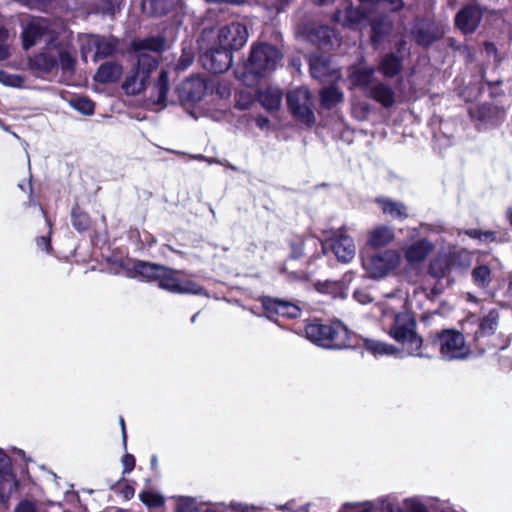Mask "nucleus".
Segmentation results:
<instances>
[{"mask_svg":"<svg viewBox=\"0 0 512 512\" xmlns=\"http://www.w3.org/2000/svg\"><path fill=\"white\" fill-rule=\"evenodd\" d=\"M376 307L382 313L384 321L387 319L392 320L388 333L401 345V349L379 340L365 339L364 347L367 351L374 356L393 355L397 358L405 356L427 357L421 351L423 340L415 331L416 323L410 313H395L393 310L382 305H377Z\"/></svg>","mask_w":512,"mask_h":512,"instance_id":"obj_1","label":"nucleus"},{"mask_svg":"<svg viewBox=\"0 0 512 512\" xmlns=\"http://www.w3.org/2000/svg\"><path fill=\"white\" fill-rule=\"evenodd\" d=\"M305 335L314 344L326 349H342L348 345L349 331L341 322L322 324L309 323Z\"/></svg>","mask_w":512,"mask_h":512,"instance_id":"obj_2","label":"nucleus"},{"mask_svg":"<svg viewBox=\"0 0 512 512\" xmlns=\"http://www.w3.org/2000/svg\"><path fill=\"white\" fill-rule=\"evenodd\" d=\"M433 344L439 349L441 359L445 361L464 360L471 354L464 335L454 329L438 332L433 339Z\"/></svg>","mask_w":512,"mask_h":512,"instance_id":"obj_3","label":"nucleus"},{"mask_svg":"<svg viewBox=\"0 0 512 512\" xmlns=\"http://www.w3.org/2000/svg\"><path fill=\"white\" fill-rule=\"evenodd\" d=\"M281 58L282 54L275 46L259 43L251 48L246 69L256 76H264L276 69Z\"/></svg>","mask_w":512,"mask_h":512,"instance_id":"obj_4","label":"nucleus"},{"mask_svg":"<svg viewBox=\"0 0 512 512\" xmlns=\"http://www.w3.org/2000/svg\"><path fill=\"white\" fill-rule=\"evenodd\" d=\"M401 262L396 250H385L370 257L362 256V267L366 275L372 279H381L396 269Z\"/></svg>","mask_w":512,"mask_h":512,"instance_id":"obj_5","label":"nucleus"},{"mask_svg":"<svg viewBox=\"0 0 512 512\" xmlns=\"http://www.w3.org/2000/svg\"><path fill=\"white\" fill-rule=\"evenodd\" d=\"M157 61L151 55L142 52L138 55L137 67L126 77L122 88L128 95L141 93L147 85L150 73L156 69Z\"/></svg>","mask_w":512,"mask_h":512,"instance_id":"obj_6","label":"nucleus"},{"mask_svg":"<svg viewBox=\"0 0 512 512\" xmlns=\"http://www.w3.org/2000/svg\"><path fill=\"white\" fill-rule=\"evenodd\" d=\"M158 286L164 290L176 294H195L208 296L205 289L195 281L183 279L178 276V272L163 267V273H160Z\"/></svg>","mask_w":512,"mask_h":512,"instance_id":"obj_7","label":"nucleus"},{"mask_svg":"<svg viewBox=\"0 0 512 512\" xmlns=\"http://www.w3.org/2000/svg\"><path fill=\"white\" fill-rule=\"evenodd\" d=\"M23 47L29 49L39 42H45L47 46H53L56 42L54 30L46 19H32L22 32Z\"/></svg>","mask_w":512,"mask_h":512,"instance_id":"obj_8","label":"nucleus"},{"mask_svg":"<svg viewBox=\"0 0 512 512\" xmlns=\"http://www.w3.org/2000/svg\"><path fill=\"white\" fill-rule=\"evenodd\" d=\"M287 103L291 113L298 120L307 125L315 122L312 99L307 88L300 87L290 91L287 94Z\"/></svg>","mask_w":512,"mask_h":512,"instance_id":"obj_9","label":"nucleus"},{"mask_svg":"<svg viewBox=\"0 0 512 512\" xmlns=\"http://www.w3.org/2000/svg\"><path fill=\"white\" fill-rule=\"evenodd\" d=\"M322 249L324 253L331 250L338 261L343 263L350 262L354 258L356 252L353 239L343 231L336 232L333 237L323 242Z\"/></svg>","mask_w":512,"mask_h":512,"instance_id":"obj_10","label":"nucleus"},{"mask_svg":"<svg viewBox=\"0 0 512 512\" xmlns=\"http://www.w3.org/2000/svg\"><path fill=\"white\" fill-rule=\"evenodd\" d=\"M248 40V31L245 25L239 22H232L219 29V46L232 51L242 48Z\"/></svg>","mask_w":512,"mask_h":512,"instance_id":"obj_11","label":"nucleus"},{"mask_svg":"<svg viewBox=\"0 0 512 512\" xmlns=\"http://www.w3.org/2000/svg\"><path fill=\"white\" fill-rule=\"evenodd\" d=\"M375 504V511L378 508L386 512H428L426 505L418 496L403 499L402 507H396L397 497L394 495H384L371 501Z\"/></svg>","mask_w":512,"mask_h":512,"instance_id":"obj_12","label":"nucleus"},{"mask_svg":"<svg viewBox=\"0 0 512 512\" xmlns=\"http://www.w3.org/2000/svg\"><path fill=\"white\" fill-rule=\"evenodd\" d=\"M205 69L213 73H223L232 64L231 51L219 46L208 50L201 58Z\"/></svg>","mask_w":512,"mask_h":512,"instance_id":"obj_13","label":"nucleus"},{"mask_svg":"<svg viewBox=\"0 0 512 512\" xmlns=\"http://www.w3.org/2000/svg\"><path fill=\"white\" fill-rule=\"evenodd\" d=\"M435 245L427 238H420L403 247L404 259L408 265H420L432 253Z\"/></svg>","mask_w":512,"mask_h":512,"instance_id":"obj_14","label":"nucleus"},{"mask_svg":"<svg viewBox=\"0 0 512 512\" xmlns=\"http://www.w3.org/2000/svg\"><path fill=\"white\" fill-rule=\"evenodd\" d=\"M206 83L203 78L193 76L185 80L178 88L179 99L183 103L200 101L206 93Z\"/></svg>","mask_w":512,"mask_h":512,"instance_id":"obj_15","label":"nucleus"},{"mask_svg":"<svg viewBox=\"0 0 512 512\" xmlns=\"http://www.w3.org/2000/svg\"><path fill=\"white\" fill-rule=\"evenodd\" d=\"M469 114L482 126L498 125L504 119V111L489 104L477 105L469 110Z\"/></svg>","mask_w":512,"mask_h":512,"instance_id":"obj_16","label":"nucleus"},{"mask_svg":"<svg viewBox=\"0 0 512 512\" xmlns=\"http://www.w3.org/2000/svg\"><path fill=\"white\" fill-rule=\"evenodd\" d=\"M452 269V264L450 261V257L446 255L439 254L435 258H433L428 267V274L437 282H440L443 279H446L450 271ZM444 287L440 283H437L433 289L432 293L435 295L440 294L443 291Z\"/></svg>","mask_w":512,"mask_h":512,"instance_id":"obj_17","label":"nucleus"},{"mask_svg":"<svg viewBox=\"0 0 512 512\" xmlns=\"http://www.w3.org/2000/svg\"><path fill=\"white\" fill-rule=\"evenodd\" d=\"M261 301L263 308L270 315L276 314L291 319L301 315L300 307L292 302L270 297H263Z\"/></svg>","mask_w":512,"mask_h":512,"instance_id":"obj_18","label":"nucleus"},{"mask_svg":"<svg viewBox=\"0 0 512 512\" xmlns=\"http://www.w3.org/2000/svg\"><path fill=\"white\" fill-rule=\"evenodd\" d=\"M309 40L324 51H329L340 45V39L335 30L329 26L320 25L314 27L309 35Z\"/></svg>","mask_w":512,"mask_h":512,"instance_id":"obj_19","label":"nucleus"},{"mask_svg":"<svg viewBox=\"0 0 512 512\" xmlns=\"http://www.w3.org/2000/svg\"><path fill=\"white\" fill-rule=\"evenodd\" d=\"M482 18V11L479 7L469 5L460 10L455 18L456 26L465 34L473 33L478 27Z\"/></svg>","mask_w":512,"mask_h":512,"instance_id":"obj_20","label":"nucleus"},{"mask_svg":"<svg viewBox=\"0 0 512 512\" xmlns=\"http://www.w3.org/2000/svg\"><path fill=\"white\" fill-rule=\"evenodd\" d=\"M375 203L385 216L393 220L403 221L409 216L406 205L401 201L388 197H378L375 199Z\"/></svg>","mask_w":512,"mask_h":512,"instance_id":"obj_21","label":"nucleus"},{"mask_svg":"<svg viewBox=\"0 0 512 512\" xmlns=\"http://www.w3.org/2000/svg\"><path fill=\"white\" fill-rule=\"evenodd\" d=\"M128 266L131 265L130 276L131 277H140L144 280L151 281L158 279L160 273H163V267L156 264H151L147 262H132L128 263Z\"/></svg>","mask_w":512,"mask_h":512,"instance_id":"obj_22","label":"nucleus"},{"mask_svg":"<svg viewBox=\"0 0 512 512\" xmlns=\"http://www.w3.org/2000/svg\"><path fill=\"white\" fill-rule=\"evenodd\" d=\"M367 95L385 108H390L395 103V92L385 83H375L373 87L369 88Z\"/></svg>","mask_w":512,"mask_h":512,"instance_id":"obj_23","label":"nucleus"},{"mask_svg":"<svg viewBox=\"0 0 512 512\" xmlns=\"http://www.w3.org/2000/svg\"><path fill=\"white\" fill-rule=\"evenodd\" d=\"M31 64L39 71L51 72L57 66L55 46H48V50L35 56L31 60Z\"/></svg>","mask_w":512,"mask_h":512,"instance_id":"obj_24","label":"nucleus"},{"mask_svg":"<svg viewBox=\"0 0 512 512\" xmlns=\"http://www.w3.org/2000/svg\"><path fill=\"white\" fill-rule=\"evenodd\" d=\"M17 487L18 481L12 473L11 467L0 470V502L7 501L17 490Z\"/></svg>","mask_w":512,"mask_h":512,"instance_id":"obj_25","label":"nucleus"},{"mask_svg":"<svg viewBox=\"0 0 512 512\" xmlns=\"http://www.w3.org/2000/svg\"><path fill=\"white\" fill-rule=\"evenodd\" d=\"M374 72L372 67H358L350 74L353 85L359 86L369 93V88L374 86Z\"/></svg>","mask_w":512,"mask_h":512,"instance_id":"obj_26","label":"nucleus"},{"mask_svg":"<svg viewBox=\"0 0 512 512\" xmlns=\"http://www.w3.org/2000/svg\"><path fill=\"white\" fill-rule=\"evenodd\" d=\"M394 239V231L392 228L381 225L373 229L368 238V245L379 248L388 245Z\"/></svg>","mask_w":512,"mask_h":512,"instance_id":"obj_27","label":"nucleus"},{"mask_svg":"<svg viewBox=\"0 0 512 512\" xmlns=\"http://www.w3.org/2000/svg\"><path fill=\"white\" fill-rule=\"evenodd\" d=\"M122 74V67L115 62H106L102 64L95 74V80L100 83H110L117 81Z\"/></svg>","mask_w":512,"mask_h":512,"instance_id":"obj_28","label":"nucleus"},{"mask_svg":"<svg viewBox=\"0 0 512 512\" xmlns=\"http://www.w3.org/2000/svg\"><path fill=\"white\" fill-rule=\"evenodd\" d=\"M440 37V31L430 24H421L414 31V38L416 42L425 47L431 45Z\"/></svg>","mask_w":512,"mask_h":512,"instance_id":"obj_29","label":"nucleus"},{"mask_svg":"<svg viewBox=\"0 0 512 512\" xmlns=\"http://www.w3.org/2000/svg\"><path fill=\"white\" fill-rule=\"evenodd\" d=\"M258 98L265 109L274 111L280 107L282 101V92L278 88L269 87L261 91Z\"/></svg>","mask_w":512,"mask_h":512,"instance_id":"obj_30","label":"nucleus"},{"mask_svg":"<svg viewBox=\"0 0 512 512\" xmlns=\"http://www.w3.org/2000/svg\"><path fill=\"white\" fill-rule=\"evenodd\" d=\"M498 322L499 312L495 309L490 310L480 321L479 329L475 333L476 339L480 336L492 335L498 327Z\"/></svg>","mask_w":512,"mask_h":512,"instance_id":"obj_31","label":"nucleus"},{"mask_svg":"<svg viewBox=\"0 0 512 512\" xmlns=\"http://www.w3.org/2000/svg\"><path fill=\"white\" fill-rule=\"evenodd\" d=\"M118 46V40L112 36L102 37L98 36V43L96 52L93 54V61L106 58L115 53Z\"/></svg>","mask_w":512,"mask_h":512,"instance_id":"obj_32","label":"nucleus"},{"mask_svg":"<svg viewBox=\"0 0 512 512\" xmlns=\"http://www.w3.org/2000/svg\"><path fill=\"white\" fill-rule=\"evenodd\" d=\"M309 64L313 78L323 80L330 73L329 59L326 56L312 55Z\"/></svg>","mask_w":512,"mask_h":512,"instance_id":"obj_33","label":"nucleus"},{"mask_svg":"<svg viewBox=\"0 0 512 512\" xmlns=\"http://www.w3.org/2000/svg\"><path fill=\"white\" fill-rule=\"evenodd\" d=\"M53 46H55L57 63L59 62L61 69L65 73H73L75 70L76 60L72 56L68 47L61 46L56 42Z\"/></svg>","mask_w":512,"mask_h":512,"instance_id":"obj_34","label":"nucleus"},{"mask_svg":"<svg viewBox=\"0 0 512 512\" xmlns=\"http://www.w3.org/2000/svg\"><path fill=\"white\" fill-rule=\"evenodd\" d=\"M156 96L153 97V102L158 105H165L167 101V93L169 91L168 73L161 71L157 83L153 87Z\"/></svg>","mask_w":512,"mask_h":512,"instance_id":"obj_35","label":"nucleus"},{"mask_svg":"<svg viewBox=\"0 0 512 512\" xmlns=\"http://www.w3.org/2000/svg\"><path fill=\"white\" fill-rule=\"evenodd\" d=\"M401 69V62L400 59L393 55L389 54L383 57L379 63L378 70L385 76V77H393L396 74L399 73Z\"/></svg>","mask_w":512,"mask_h":512,"instance_id":"obj_36","label":"nucleus"},{"mask_svg":"<svg viewBox=\"0 0 512 512\" xmlns=\"http://www.w3.org/2000/svg\"><path fill=\"white\" fill-rule=\"evenodd\" d=\"M320 97L322 106L330 109L343 100V93L335 86H329L322 89Z\"/></svg>","mask_w":512,"mask_h":512,"instance_id":"obj_37","label":"nucleus"},{"mask_svg":"<svg viewBox=\"0 0 512 512\" xmlns=\"http://www.w3.org/2000/svg\"><path fill=\"white\" fill-rule=\"evenodd\" d=\"M472 280L479 288H487L492 280L491 269L487 265H478L472 270Z\"/></svg>","mask_w":512,"mask_h":512,"instance_id":"obj_38","label":"nucleus"},{"mask_svg":"<svg viewBox=\"0 0 512 512\" xmlns=\"http://www.w3.org/2000/svg\"><path fill=\"white\" fill-rule=\"evenodd\" d=\"M262 510V506L237 501H231L229 504H219L220 512H261Z\"/></svg>","mask_w":512,"mask_h":512,"instance_id":"obj_39","label":"nucleus"},{"mask_svg":"<svg viewBox=\"0 0 512 512\" xmlns=\"http://www.w3.org/2000/svg\"><path fill=\"white\" fill-rule=\"evenodd\" d=\"M449 257L452 267H457L461 270L469 268L472 262V254L465 249L451 252Z\"/></svg>","mask_w":512,"mask_h":512,"instance_id":"obj_40","label":"nucleus"},{"mask_svg":"<svg viewBox=\"0 0 512 512\" xmlns=\"http://www.w3.org/2000/svg\"><path fill=\"white\" fill-rule=\"evenodd\" d=\"M98 43V35H83L80 38V49L83 60L87 61L88 57L93 59Z\"/></svg>","mask_w":512,"mask_h":512,"instance_id":"obj_41","label":"nucleus"},{"mask_svg":"<svg viewBox=\"0 0 512 512\" xmlns=\"http://www.w3.org/2000/svg\"><path fill=\"white\" fill-rule=\"evenodd\" d=\"M344 25L354 27L365 20V13L359 8L349 7L345 10Z\"/></svg>","mask_w":512,"mask_h":512,"instance_id":"obj_42","label":"nucleus"},{"mask_svg":"<svg viewBox=\"0 0 512 512\" xmlns=\"http://www.w3.org/2000/svg\"><path fill=\"white\" fill-rule=\"evenodd\" d=\"M72 225L78 231H85L89 228L90 219L89 216L81 211L79 208H74L72 210Z\"/></svg>","mask_w":512,"mask_h":512,"instance_id":"obj_43","label":"nucleus"},{"mask_svg":"<svg viewBox=\"0 0 512 512\" xmlns=\"http://www.w3.org/2000/svg\"><path fill=\"white\" fill-rule=\"evenodd\" d=\"M70 105L84 115H91L94 112V103L86 97L73 98L70 101Z\"/></svg>","mask_w":512,"mask_h":512,"instance_id":"obj_44","label":"nucleus"},{"mask_svg":"<svg viewBox=\"0 0 512 512\" xmlns=\"http://www.w3.org/2000/svg\"><path fill=\"white\" fill-rule=\"evenodd\" d=\"M133 45L136 50H149L158 52L162 49L164 41L161 38H148L134 42Z\"/></svg>","mask_w":512,"mask_h":512,"instance_id":"obj_45","label":"nucleus"},{"mask_svg":"<svg viewBox=\"0 0 512 512\" xmlns=\"http://www.w3.org/2000/svg\"><path fill=\"white\" fill-rule=\"evenodd\" d=\"M139 498L148 507L157 508L164 505L163 496L152 491L141 492Z\"/></svg>","mask_w":512,"mask_h":512,"instance_id":"obj_46","label":"nucleus"},{"mask_svg":"<svg viewBox=\"0 0 512 512\" xmlns=\"http://www.w3.org/2000/svg\"><path fill=\"white\" fill-rule=\"evenodd\" d=\"M339 512H375V504L370 501L361 503H346Z\"/></svg>","mask_w":512,"mask_h":512,"instance_id":"obj_47","label":"nucleus"},{"mask_svg":"<svg viewBox=\"0 0 512 512\" xmlns=\"http://www.w3.org/2000/svg\"><path fill=\"white\" fill-rule=\"evenodd\" d=\"M372 35L371 40L374 44H377L381 41L382 36L390 31L391 25L390 22H375L371 23Z\"/></svg>","mask_w":512,"mask_h":512,"instance_id":"obj_48","label":"nucleus"},{"mask_svg":"<svg viewBox=\"0 0 512 512\" xmlns=\"http://www.w3.org/2000/svg\"><path fill=\"white\" fill-rule=\"evenodd\" d=\"M176 512H199L195 499L187 496L176 498Z\"/></svg>","mask_w":512,"mask_h":512,"instance_id":"obj_49","label":"nucleus"},{"mask_svg":"<svg viewBox=\"0 0 512 512\" xmlns=\"http://www.w3.org/2000/svg\"><path fill=\"white\" fill-rule=\"evenodd\" d=\"M0 83L11 87H21L24 83V79L20 75L10 74L0 70Z\"/></svg>","mask_w":512,"mask_h":512,"instance_id":"obj_50","label":"nucleus"},{"mask_svg":"<svg viewBox=\"0 0 512 512\" xmlns=\"http://www.w3.org/2000/svg\"><path fill=\"white\" fill-rule=\"evenodd\" d=\"M8 32L4 28H0V60L9 56V47L7 44Z\"/></svg>","mask_w":512,"mask_h":512,"instance_id":"obj_51","label":"nucleus"},{"mask_svg":"<svg viewBox=\"0 0 512 512\" xmlns=\"http://www.w3.org/2000/svg\"><path fill=\"white\" fill-rule=\"evenodd\" d=\"M465 234L471 238L479 240L492 241L494 239V233L490 231L482 232L477 229H470L466 230Z\"/></svg>","mask_w":512,"mask_h":512,"instance_id":"obj_52","label":"nucleus"},{"mask_svg":"<svg viewBox=\"0 0 512 512\" xmlns=\"http://www.w3.org/2000/svg\"><path fill=\"white\" fill-rule=\"evenodd\" d=\"M353 298L358 303L363 304V305L369 304L374 300L373 297L370 295V293L365 289L355 290L353 293Z\"/></svg>","mask_w":512,"mask_h":512,"instance_id":"obj_53","label":"nucleus"},{"mask_svg":"<svg viewBox=\"0 0 512 512\" xmlns=\"http://www.w3.org/2000/svg\"><path fill=\"white\" fill-rule=\"evenodd\" d=\"M324 286L327 288V291L333 293L334 296L344 297V288L343 284L340 282H326Z\"/></svg>","mask_w":512,"mask_h":512,"instance_id":"obj_54","label":"nucleus"},{"mask_svg":"<svg viewBox=\"0 0 512 512\" xmlns=\"http://www.w3.org/2000/svg\"><path fill=\"white\" fill-rule=\"evenodd\" d=\"M123 474L130 473L135 467V458L132 454H125L122 457Z\"/></svg>","mask_w":512,"mask_h":512,"instance_id":"obj_55","label":"nucleus"},{"mask_svg":"<svg viewBox=\"0 0 512 512\" xmlns=\"http://www.w3.org/2000/svg\"><path fill=\"white\" fill-rule=\"evenodd\" d=\"M36 508L33 502L29 500H23L21 501L17 507L15 508L14 512H35Z\"/></svg>","mask_w":512,"mask_h":512,"instance_id":"obj_56","label":"nucleus"},{"mask_svg":"<svg viewBox=\"0 0 512 512\" xmlns=\"http://www.w3.org/2000/svg\"><path fill=\"white\" fill-rule=\"evenodd\" d=\"M37 246L40 249L45 250L46 252H50V250H51L50 238L45 237V236L39 237L37 239Z\"/></svg>","mask_w":512,"mask_h":512,"instance_id":"obj_57","label":"nucleus"},{"mask_svg":"<svg viewBox=\"0 0 512 512\" xmlns=\"http://www.w3.org/2000/svg\"><path fill=\"white\" fill-rule=\"evenodd\" d=\"M9 467H11L10 458L0 450V470L8 469Z\"/></svg>","mask_w":512,"mask_h":512,"instance_id":"obj_58","label":"nucleus"},{"mask_svg":"<svg viewBox=\"0 0 512 512\" xmlns=\"http://www.w3.org/2000/svg\"><path fill=\"white\" fill-rule=\"evenodd\" d=\"M385 2L389 5V8L392 11H398L403 7L402 0H385Z\"/></svg>","mask_w":512,"mask_h":512,"instance_id":"obj_59","label":"nucleus"},{"mask_svg":"<svg viewBox=\"0 0 512 512\" xmlns=\"http://www.w3.org/2000/svg\"><path fill=\"white\" fill-rule=\"evenodd\" d=\"M121 494L126 500H129L134 496V488L130 485H125L121 490Z\"/></svg>","mask_w":512,"mask_h":512,"instance_id":"obj_60","label":"nucleus"},{"mask_svg":"<svg viewBox=\"0 0 512 512\" xmlns=\"http://www.w3.org/2000/svg\"><path fill=\"white\" fill-rule=\"evenodd\" d=\"M353 278H354V273L353 272H347L343 276L342 281H340V283L343 284V288L344 289H346V286L352 282Z\"/></svg>","mask_w":512,"mask_h":512,"instance_id":"obj_61","label":"nucleus"},{"mask_svg":"<svg viewBox=\"0 0 512 512\" xmlns=\"http://www.w3.org/2000/svg\"><path fill=\"white\" fill-rule=\"evenodd\" d=\"M120 425H121V429H122V441H123V445L124 447L126 448V445H127V433H126V428H125V422H124V419L122 417H120Z\"/></svg>","mask_w":512,"mask_h":512,"instance_id":"obj_62","label":"nucleus"},{"mask_svg":"<svg viewBox=\"0 0 512 512\" xmlns=\"http://www.w3.org/2000/svg\"><path fill=\"white\" fill-rule=\"evenodd\" d=\"M191 61H192L191 57H188L185 55L180 59V63L178 65V67L181 69H185L190 65Z\"/></svg>","mask_w":512,"mask_h":512,"instance_id":"obj_63","label":"nucleus"},{"mask_svg":"<svg viewBox=\"0 0 512 512\" xmlns=\"http://www.w3.org/2000/svg\"><path fill=\"white\" fill-rule=\"evenodd\" d=\"M302 255V245L301 243L297 247H292L291 257L296 259Z\"/></svg>","mask_w":512,"mask_h":512,"instance_id":"obj_64","label":"nucleus"}]
</instances>
